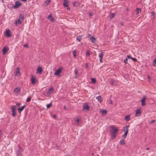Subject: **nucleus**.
<instances>
[{
  "label": "nucleus",
  "mask_w": 156,
  "mask_h": 156,
  "mask_svg": "<svg viewBox=\"0 0 156 156\" xmlns=\"http://www.w3.org/2000/svg\"><path fill=\"white\" fill-rule=\"evenodd\" d=\"M111 84H112V85H115V86L116 85V83L114 79H112L111 80Z\"/></svg>",
  "instance_id": "393cba45"
},
{
  "label": "nucleus",
  "mask_w": 156,
  "mask_h": 156,
  "mask_svg": "<svg viewBox=\"0 0 156 156\" xmlns=\"http://www.w3.org/2000/svg\"><path fill=\"white\" fill-rule=\"evenodd\" d=\"M141 9L137 8L136 9V14H138L139 12H141Z\"/></svg>",
  "instance_id": "2f4dec72"
},
{
  "label": "nucleus",
  "mask_w": 156,
  "mask_h": 156,
  "mask_svg": "<svg viewBox=\"0 0 156 156\" xmlns=\"http://www.w3.org/2000/svg\"><path fill=\"white\" fill-rule=\"evenodd\" d=\"M22 150V148L20 147H19V150L17 152V155L18 156L21 154Z\"/></svg>",
  "instance_id": "f8f14e48"
},
{
  "label": "nucleus",
  "mask_w": 156,
  "mask_h": 156,
  "mask_svg": "<svg viewBox=\"0 0 156 156\" xmlns=\"http://www.w3.org/2000/svg\"><path fill=\"white\" fill-rule=\"evenodd\" d=\"M64 108L65 109H66V106H64Z\"/></svg>",
  "instance_id": "052dcab7"
},
{
  "label": "nucleus",
  "mask_w": 156,
  "mask_h": 156,
  "mask_svg": "<svg viewBox=\"0 0 156 156\" xmlns=\"http://www.w3.org/2000/svg\"><path fill=\"white\" fill-rule=\"evenodd\" d=\"M14 91L16 93H17L18 92H19L20 91V89L19 87H16L14 90Z\"/></svg>",
  "instance_id": "cd10ccee"
},
{
  "label": "nucleus",
  "mask_w": 156,
  "mask_h": 156,
  "mask_svg": "<svg viewBox=\"0 0 156 156\" xmlns=\"http://www.w3.org/2000/svg\"><path fill=\"white\" fill-rule=\"evenodd\" d=\"M91 80L92 81V82L93 83H95L96 82V80L95 78H92L91 79Z\"/></svg>",
  "instance_id": "c9c22d12"
},
{
  "label": "nucleus",
  "mask_w": 156,
  "mask_h": 156,
  "mask_svg": "<svg viewBox=\"0 0 156 156\" xmlns=\"http://www.w3.org/2000/svg\"><path fill=\"white\" fill-rule=\"evenodd\" d=\"M147 78L148 79V80H150V77L149 76H147Z\"/></svg>",
  "instance_id": "13d9d810"
},
{
  "label": "nucleus",
  "mask_w": 156,
  "mask_h": 156,
  "mask_svg": "<svg viewBox=\"0 0 156 156\" xmlns=\"http://www.w3.org/2000/svg\"><path fill=\"white\" fill-rule=\"evenodd\" d=\"M20 75V69L19 68H18L17 69V70L16 71L15 75L17 76H18Z\"/></svg>",
  "instance_id": "412c9836"
},
{
  "label": "nucleus",
  "mask_w": 156,
  "mask_h": 156,
  "mask_svg": "<svg viewBox=\"0 0 156 156\" xmlns=\"http://www.w3.org/2000/svg\"><path fill=\"white\" fill-rule=\"evenodd\" d=\"M19 19L23 22L24 19V15L23 14H21L20 15Z\"/></svg>",
  "instance_id": "a211bd4d"
},
{
  "label": "nucleus",
  "mask_w": 156,
  "mask_h": 156,
  "mask_svg": "<svg viewBox=\"0 0 156 156\" xmlns=\"http://www.w3.org/2000/svg\"><path fill=\"white\" fill-rule=\"evenodd\" d=\"M129 126H126V127H127V128H128V127H129Z\"/></svg>",
  "instance_id": "69168bd1"
},
{
  "label": "nucleus",
  "mask_w": 156,
  "mask_h": 156,
  "mask_svg": "<svg viewBox=\"0 0 156 156\" xmlns=\"http://www.w3.org/2000/svg\"><path fill=\"white\" fill-rule=\"evenodd\" d=\"M151 13L152 14V16H153V18H154L155 16V13L152 11L151 12Z\"/></svg>",
  "instance_id": "c03bdc74"
},
{
  "label": "nucleus",
  "mask_w": 156,
  "mask_h": 156,
  "mask_svg": "<svg viewBox=\"0 0 156 156\" xmlns=\"http://www.w3.org/2000/svg\"><path fill=\"white\" fill-rule=\"evenodd\" d=\"M121 25L122 26L124 25V23H121Z\"/></svg>",
  "instance_id": "680f3d73"
},
{
  "label": "nucleus",
  "mask_w": 156,
  "mask_h": 156,
  "mask_svg": "<svg viewBox=\"0 0 156 156\" xmlns=\"http://www.w3.org/2000/svg\"><path fill=\"white\" fill-rule=\"evenodd\" d=\"M119 143L121 145H124L125 143V140L123 139L120 140Z\"/></svg>",
  "instance_id": "5701e85b"
},
{
  "label": "nucleus",
  "mask_w": 156,
  "mask_h": 156,
  "mask_svg": "<svg viewBox=\"0 0 156 156\" xmlns=\"http://www.w3.org/2000/svg\"><path fill=\"white\" fill-rule=\"evenodd\" d=\"M67 9L68 10H70V8L69 7H67Z\"/></svg>",
  "instance_id": "bf43d9fd"
},
{
  "label": "nucleus",
  "mask_w": 156,
  "mask_h": 156,
  "mask_svg": "<svg viewBox=\"0 0 156 156\" xmlns=\"http://www.w3.org/2000/svg\"><path fill=\"white\" fill-rule=\"evenodd\" d=\"M12 112V115L13 117H14L16 115V109L14 107V106H12L11 108Z\"/></svg>",
  "instance_id": "423d86ee"
},
{
  "label": "nucleus",
  "mask_w": 156,
  "mask_h": 156,
  "mask_svg": "<svg viewBox=\"0 0 156 156\" xmlns=\"http://www.w3.org/2000/svg\"><path fill=\"white\" fill-rule=\"evenodd\" d=\"M53 117L55 118V119L56 118V116L55 114H54L53 115Z\"/></svg>",
  "instance_id": "603ef678"
},
{
  "label": "nucleus",
  "mask_w": 156,
  "mask_h": 156,
  "mask_svg": "<svg viewBox=\"0 0 156 156\" xmlns=\"http://www.w3.org/2000/svg\"><path fill=\"white\" fill-rule=\"evenodd\" d=\"M9 48L7 46H5L2 50V53L3 55L5 54L8 51Z\"/></svg>",
  "instance_id": "0eeeda50"
},
{
  "label": "nucleus",
  "mask_w": 156,
  "mask_h": 156,
  "mask_svg": "<svg viewBox=\"0 0 156 156\" xmlns=\"http://www.w3.org/2000/svg\"><path fill=\"white\" fill-rule=\"evenodd\" d=\"M74 6L78 7L79 5V3L78 2H75L73 3Z\"/></svg>",
  "instance_id": "bb28decb"
},
{
  "label": "nucleus",
  "mask_w": 156,
  "mask_h": 156,
  "mask_svg": "<svg viewBox=\"0 0 156 156\" xmlns=\"http://www.w3.org/2000/svg\"><path fill=\"white\" fill-rule=\"evenodd\" d=\"M155 121V120H152L150 122V123L151 124H153L154 122Z\"/></svg>",
  "instance_id": "a18cd8bd"
},
{
  "label": "nucleus",
  "mask_w": 156,
  "mask_h": 156,
  "mask_svg": "<svg viewBox=\"0 0 156 156\" xmlns=\"http://www.w3.org/2000/svg\"><path fill=\"white\" fill-rule=\"evenodd\" d=\"M104 55L103 53V52H101L100 54H99V57L100 58H102L103 56Z\"/></svg>",
  "instance_id": "7c9ffc66"
},
{
  "label": "nucleus",
  "mask_w": 156,
  "mask_h": 156,
  "mask_svg": "<svg viewBox=\"0 0 156 156\" xmlns=\"http://www.w3.org/2000/svg\"><path fill=\"white\" fill-rule=\"evenodd\" d=\"M131 59L134 62H136L137 61V59L135 58H133L132 57Z\"/></svg>",
  "instance_id": "79ce46f5"
},
{
  "label": "nucleus",
  "mask_w": 156,
  "mask_h": 156,
  "mask_svg": "<svg viewBox=\"0 0 156 156\" xmlns=\"http://www.w3.org/2000/svg\"><path fill=\"white\" fill-rule=\"evenodd\" d=\"M111 129L110 130L111 134H117V133L118 131V129L117 128H115V126H110Z\"/></svg>",
  "instance_id": "f257e3e1"
},
{
  "label": "nucleus",
  "mask_w": 156,
  "mask_h": 156,
  "mask_svg": "<svg viewBox=\"0 0 156 156\" xmlns=\"http://www.w3.org/2000/svg\"><path fill=\"white\" fill-rule=\"evenodd\" d=\"M52 106L51 103H50L49 104H48L47 105V108H50Z\"/></svg>",
  "instance_id": "f704fd0d"
},
{
  "label": "nucleus",
  "mask_w": 156,
  "mask_h": 156,
  "mask_svg": "<svg viewBox=\"0 0 156 156\" xmlns=\"http://www.w3.org/2000/svg\"><path fill=\"white\" fill-rule=\"evenodd\" d=\"M82 35H79L76 37V40H78L79 42H80L82 38H81V37Z\"/></svg>",
  "instance_id": "b1692460"
},
{
  "label": "nucleus",
  "mask_w": 156,
  "mask_h": 156,
  "mask_svg": "<svg viewBox=\"0 0 156 156\" xmlns=\"http://www.w3.org/2000/svg\"><path fill=\"white\" fill-rule=\"evenodd\" d=\"M73 56H74V57H76V51H73Z\"/></svg>",
  "instance_id": "58836bf2"
},
{
  "label": "nucleus",
  "mask_w": 156,
  "mask_h": 156,
  "mask_svg": "<svg viewBox=\"0 0 156 156\" xmlns=\"http://www.w3.org/2000/svg\"><path fill=\"white\" fill-rule=\"evenodd\" d=\"M10 32V30L9 29H7L5 32V35L7 37H10L11 36Z\"/></svg>",
  "instance_id": "1a4fd4ad"
},
{
  "label": "nucleus",
  "mask_w": 156,
  "mask_h": 156,
  "mask_svg": "<svg viewBox=\"0 0 156 156\" xmlns=\"http://www.w3.org/2000/svg\"><path fill=\"white\" fill-rule=\"evenodd\" d=\"M90 40L93 43H94L95 42V38L93 36L91 37L90 38Z\"/></svg>",
  "instance_id": "a878e982"
},
{
  "label": "nucleus",
  "mask_w": 156,
  "mask_h": 156,
  "mask_svg": "<svg viewBox=\"0 0 156 156\" xmlns=\"http://www.w3.org/2000/svg\"><path fill=\"white\" fill-rule=\"evenodd\" d=\"M90 53L89 51H87L86 53V55L87 56H89L90 55Z\"/></svg>",
  "instance_id": "a19ab883"
},
{
  "label": "nucleus",
  "mask_w": 156,
  "mask_h": 156,
  "mask_svg": "<svg viewBox=\"0 0 156 156\" xmlns=\"http://www.w3.org/2000/svg\"><path fill=\"white\" fill-rule=\"evenodd\" d=\"M50 0H47L45 2V3L47 4V5H48L50 2Z\"/></svg>",
  "instance_id": "4c0bfd02"
},
{
  "label": "nucleus",
  "mask_w": 156,
  "mask_h": 156,
  "mask_svg": "<svg viewBox=\"0 0 156 156\" xmlns=\"http://www.w3.org/2000/svg\"><path fill=\"white\" fill-rule=\"evenodd\" d=\"M129 115H127L125 117V119L126 120V121H128L130 120Z\"/></svg>",
  "instance_id": "c85d7f7f"
},
{
  "label": "nucleus",
  "mask_w": 156,
  "mask_h": 156,
  "mask_svg": "<svg viewBox=\"0 0 156 156\" xmlns=\"http://www.w3.org/2000/svg\"><path fill=\"white\" fill-rule=\"evenodd\" d=\"M146 99V96H144L142 99L141 101V105L143 106H145L146 105V103L145 102V101Z\"/></svg>",
  "instance_id": "20e7f679"
},
{
  "label": "nucleus",
  "mask_w": 156,
  "mask_h": 156,
  "mask_svg": "<svg viewBox=\"0 0 156 156\" xmlns=\"http://www.w3.org/2000/svg\"><path fill=\"white\" fill-rule=\"evenodd\" d=\"M141 114V110L140 109H137L136 112V114L135 116H140V115Z\"/></svg>",
  "instance_id": "6e6552de"
},
{
  "label": "nucleus",
  "mask_w": 156,
  "mask_h": 156,
  "mask_svg": "<svg viewBox=\"0 0 156 156\" xmlns=\"http://www.w3.org/2000/svg\"><path fill=\"white\" fill-rule=\"evenodd\" d=\"M96 99H98V101L101 103L102 101L103 100V98L100 95L97 97L96 98Z\"/></svg>",
  "instance_id": "4468645a"
},
{
  "label": "nucleus",
  "mask_w": 156,
  "mask_h": 156,
  "mask_svg": "<svg viewBox=\"0 0 156 156\" xmlns=\"http://www.w3.org/2000/svg\"><path fill=\"white\" fill-rule=\"evenodd\" d=\"M64 2L63 3V5L65 7H68L69 6V4L67 0H64Z\"/></svg>",
  "instance_id": "dca6fc26"
},
{
  "label": "nucleus",
  "mask_w": 156,
  "mask_h": 156,
  "mask_svg": "<svg viewBox=\"0 0 156 156\" xmlns=\"http://www.w3.org/2000/svg\"><path fill=\"white\" fill-rule=\"evenodd\" d=\"M2 131L0 130V139L1 138V136L2 135Z\"/></svg>",
  "instance_id": "de8ad7c7"
},
{
  "label": "nucleus",
  "mask_w": 156,
  "mask_h": 156,
  "mask_svg": "<svg viewBox=\"0 0 156 156\" xmlns=\"http://www.w3.org/2000/svg\"><path fill=\"white\" fill-rule=\"evenodd\" d=\"M100 62H103V60H102V58H100Z\"/></svg>",
  "instance_id": "864d4df0"
},
{
  "label": "nucleus",
  "mask_w": 156,
  "mask_h": 156,
  "mask_svg": "<svg viewBox=\"0 0 156 156\" xmlns=\"http://www.w3.org/2000/svg\"><path fill=\"white\" fill-rule=\"evenodd\" d=\"M111 135H112L111 136V138L112 139H114L116 137L117 134H111Z\"/></svg>",
  "instance_id": "72a5a7b5"
},
{
  "label": "nucleus",
  "mask_w": 156,
  "mask_h": 156,
  "mask_svg": "<svg viewBox=\"0 0 156 156\" xmlns=\"http://www.w3.org/2000/svg\"><path fill=\"white\" fill-rule=\"evenodd\" d=\"M114 17V13H112L110 16V19H112Z\"/></svg>",
  "instance_id": "e433bc0d"
},
{
  "label": "nucleus",
  "mask_w": 156,
  "mask_h": 156,
  "mask_svg": "<svg viewBox=\"0 0 156 156\" xmlns=\"http://www.w3.org/2000/svg\"><path fill=\"white\" fill-rule=\"evenodd\" d=\"M22 5L21 2L19 1H16L15 2V5L13 6V7L15 9L18 8L19 6Z\"/></svg>",
  "instance_id": "f03ea898"
},
{
  "label": "nucleus",
  "mask_w": 156,
  "mask_h": 156,
  "mask_svg": "<svg viewBox=\"0 0 156 156\" xmlns=\"http://www.w3.org/2000/svg\"><path fill=\"white\" fill-rule=\"evenodd\" d=\"M100 112L102 113V115L103 116H104L106 115L107 113V111L106 110L103 109L101 110Z\"/></svg>",
  "instance_id": "ddd939ff"
},
{
  "label": "nucleus",
  "mask_w": 156,
  "mask_h": 156,
  "mask_svg": "<svg viewBox=\"0 0 156 156\" xmlns=\"http://www.w3.org/2000/svg\"><path fill=\"white\" fill-rule=\"evenodd\" d=\"M31 81L32 83L34 84L36 83V79L34 77H33L32 78Z\"/></svg>",
  "instance_id": "4be33fe9"
},
{
  "label": "nucleus",
  "mask_w": 156,
  "mask_h": 156,
  "mask_svg": "<svg viewBox=\"0 0 156 156\" xmlns=\"http://www.w3.org/2000/svg\"><path fill=\"white\" fill-rule=\"evenodd\" d=\"M26 105H24L21 107L18 108V112L20 113L23 110V109H24V108L26 107Z\"/></svg>",
  "instance_id": "f3484780"
},
{
  "label": "nucleus",
  "mask_w": 156,
  "mask_h": 156,
  "mask_svg": "<svg viewBox=\"0 0 156 156\" xmlns=\"http://www.w3.org/2000/svg\"><path fill=\"white\" fill-rule=\"evenodd\" d=\"M23 47L24 48H28L29 46L27 44H26L23 45Z\"/></svg>",
  "instance_id": "37998d69"
},
{
  "label": "nucleus",
  "mask_w": 156,
  "mask_h": 156,
  "mask_svg": "<svg viewBox=\"0 0 156 156\" xmlns=\"http://www.w3.org/2000/svg\"><path fill=\"white\" fill-rule=\"evenodd\" d=\"M67 156H71V155L70 154H68L67 155Z\"/></svg>",
  "instance_id": "338daca9"
},
{
  "label": "nucleus",
  "mask_w": 156,
  "mask_h": 156,
  "mask_svg": "<svg viewBox=\"0 0 156 156\" xmlns=\"http://www.w3.org/2000/svg\"><path fill=\"white\" fill-rule=\"evenodd\" d=\"M132 57L130 56L129 55H127V58H131H131Z\"/></svg>",
  "instance_id": "8fccbe9b"
},
{
  "label": "nucleus",
  "mask_w": 156,
  "mask_h": 156,
  "mask_svg": "<svg viewBox=\"0 0 156 156\" xmlns=\"http://www.w3.org/2000/svg\"><path fill=\"white\" fill-rule=\"evenodd\" d=\"M22 21L19 18L17 21H16V22L15 23V24H16V25H17V24H21L22 22Z\"/></svg>",
  "instance_id": "6ab92c4d"
},
{
  "label": "nucleus",
  "mask_w": 156,
  "mask_h": 156,
  "mask_svg": "<svg viewBox=\"0 0 156 156\" xmlns=\"http://www.w3.org/2000/svg\"><path fill=\"white\" fill-rule=\"evenodd\" d=\"M128 131H129L128 129V128H126V131L125 132L124 134L122 136V137L123 138H125L126 137L127 134L128 132Z\"/></svg>",
  "instance_id": "9b49d317"
},
{
  "label": "nucleus",
  "mask_w": 156,
  "mask_h": 156,
  "mask_svg": "<svg viewBox=\"0 0 156 156\" xmlns=\"http://www.w3.org/2000/svg\"><path fill=\"white\" fill-rule=\"evenodd\" d=\"M86 66L87 68L88 67V63H86Z\"/></svg>",
  "instance_id": "3c124183"
},
{
  "label": "nucleus",
  "mask_w": 156,
  "mask_h": 156,
  "mask_svg": "<svg viewBox=\"0 0 156 156\" xmlns=\"http://www.w3.org/2000/svg\"><path fill=\"white\" fill-rule=\"evenodd\" d=\"M74 71H75V73L76 74V76L75 77V78H76L78 77V76H77V75L78 74V70L77 69H75Z\"/></svg>",
  "instance_id": "c756f323"
},
{
  "label": "nucleus",
  "mask_w": 156,
  "mask_h": 156,
  "mask_svg": "<svg viewBox=\"0 0 156 156\" xmlns=\"http://www.w3.org/2000/svg\"><path fill=\"white\" fill-rule=\"evenodd\" d=\"M149 149V147H147V148L146 149V150H148Z\"/></svg>",
  "instance_id": "e2e57ef3"
},
{
  "label": "nucleus",
  "mask_w": 156,
  "mask_h": 156,
  "mask_svg": "<svg viewBox=\"0 0 156 156\" xmlns=\"http://www.w3.org/2000/svg\"><path fill=\"white\" fill-rule=\"evenodd\" d=\"M48 18L52 22H54L55 21L54 18L52 17L51 14H50L48 16Z\"/></svg>",
  "instance_id": "9d476101"
},
{
  "label": "nucleus",
  "mask_w": 156,
  "mask_h": 156,
  "mask_svg": "<svg viewBox=\"0 0 156 156\" xmlns=\"http://www.w3.org/2000/svg\"><path fill=\"white\" fill-rule=\"evenodd\" d=\"M110 104H112V100H110Z\"/></svg>",
  "instance_id": "6e6d98bb"
},
{
  "label": "nucleus",
  "mask_w": 156,
  "mask_h": 156,
  "mask_svg": "<svg viewBox=\"0 0 156 156\" xmlns=\"http://www.w3.org/2000/svg\"><path fill=\"white\" fill-rule=\"evenodd\" d=\"M148 81L149 83H150V82H151L150 80H148Z\"/></svg>",
  "instance_id": "774afa93"
},
{
  "label": "nucleus",
  "mask_w": 156,
  "mask_h": 156,
  "mask_svg": "<svg viewBox=\"0 0 156 156\" xmlns=\"http://www.w3.org/2000/svg\"><path fill=\"white\" fill-rule=\"evenodd\" d=\"M31 99L30 98H28L26 100V101L27 102H29L31 101Z\"/></svg>",
  "instance_id": "ea45409f"
},
{
  "label": "nucleus",
  "mask_w": 156,
  "mask_h": 156,
  "mask_svg": "<svg viewBox=\"0 0 156 156\" xmlns=\"http://www.w3.org/2000/svg\"><path fill=\"white\" fill-rule=\"evenodd\" d=\"M153 65L154 66H156V58H155L153 62Z\"/></svg>",
  "instance_id": "473e14b6"
},
{
  "label": "nucleus",
  "mask_w": 156,
  "mask_h": 156,
  "mask_svg": "<svg viewBox=\"0 0 156 156\" xmlns=\"http://www.w3.org/2000/svg\"><path fill=\"white\" fill-rule=\"evenodd\" d=\"M42 68L40 66L38 67L37 69V73H42Z\"/></svg>",
  "instance_id": "2eb2a0df"
},
{
  "label": "nucleus",
  "mask_w": 156,
  "mask_h": 156,
  "mask_svg": "<svg viewBox=\"0 0 156 156\" xmlns=\"http://www.w3.org/2000/svg\"><path fill=\"white\" fill-rule=\"evenodd\" d=\"M75 121L76 122H78L79 121V119H78L76 118V119L75 120Z\"/></svg>",
  "instance_id": "09e8293b"
},
{
  "label": "nucleus",
  "mask_w": 156,
  "mask_h": 156,
  "mask_svg": "<svg viewBox=\"0 0 156 156\" xmlns=\"http://www.w3.org/2000/svg\"><path fill=\"white\" fill-rule=\"evenodd\" d=\"M83 109L86 110L87 111H89L90 109V107L87 103H84L83 105Z\"/></svg>",
  "instance_id": "7ed1b4c3"
},
{
  "label": "nucleus",
  "mask_w": 156,
  "mask_h": 156,
  "mask_svg": "<svg viewBox=\"0 0 156 156\" xmlns=\"http://www.w3.org/2000/svg\"><path fill=\"white\" fill-rule=\"evenodd\" d=\"M127 61H128V59H127V58H126L124 60V62H125V64H126V63H127Z\"/></svg>",
  "instance_id": "49530a36"
},
{
  "label": "nucleus",
  "mask_w": 156,
  "mask_h": 156,
  "mask_svg": "<svg viewBox=\"0 0 156 156\" xmlns=\"http://www.w3.org/2000/svg\"><path fill=\"white\" fill-rule=\"evenodd\" d=\"M54 89L53 87H52L51 88H50L48 90V91L47 92V93H49L50 94H51V93H52L54 91Z\"/></svg>",
  "instance_id": "aec40b11"
},
{
  "label": "nucleus",
  "mask_w": 156,
  "mask_h": 156,
  "mask_svg": "<svg viewBox=\"0 0 156 156\" xmlns=\"http://www.w3.org/2000/svg\"><path fill=\"white\" fill-rule=\"evenodd\" d=\"M89 16H92V14L91 13H90V12H89Z\"/></svg>",
  "instance_id": "4d7b16f0"
},
{
  "label": "nucleus",
  "mask_w": 156,
  "mask_h": 156,
  "mask_svg": "<svg viewBox=\"0 0 156 156\" xmlns=\"http://www.w3.org/2000/svg\"><path fill=\"white\" fill-rule=\"evenodd\" d=\"M22 1H23V2H26V1L27 0H21Z\"/></svg>",
  "instance_id": "0e129e2a"
},
{
  "label": "nucleus",
  "mask_w": 156,
  "mask_h": 156,
  "mask_svg": "<svg viewBox=\"0 0 156 156\" xmlns=\"http://www.w3.org/2000/svg\"><path fill=\"white\" fill-rule=\"evenodd\" d=\"M18 106H20V103H17L16 104Z\"/></svg>",
  "instance_id": "5fc2aeb1"
},
{
  "label": "nucleus",
  "mask_w": 156,
  "mask_h": 156,
  "mask_svg": "<svg viewBox=\"0 0 156 156\" xmlns=\"http://www.w3.org/2000/svg\"><path fill=\"white\" fill-rule=\"evenodd\" d=\"M62 70V68H59L58 69L56 70L54 73V75L55 76H58L59 75V73H61Z\"/></svg>",
  "instance_id": "39448f33"
}]
</instances>
